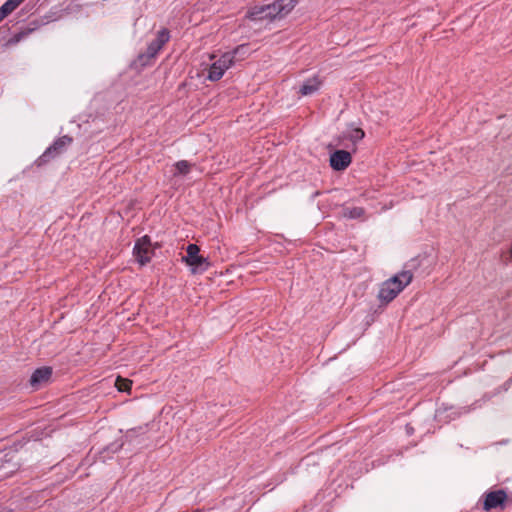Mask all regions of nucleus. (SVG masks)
<instances>
[{"mask_svg":"<svg viewBox=\"0 0 512 512\" xmlns=\"http://www.w3.org/2000/svg\"><path fill=\"white\" fill-rule=\"evenodd\" d=\"M413 278L409 270H403L398 274L381 283L377 298L381 303L387 304L397 297V295L408 286Z\"/></svg>","mask_w":512,"mask_h":512,"instance_id":"1","label":"nucleus"},{"mask_svg":"<svg viewBox=\"0 0 512 512\" xmlns=\"http://www.w3.org/2000/svg\"><path fill=\"white\" fill-rule=\"evenodd\" d=\"M248 54V47L240 45L231 52L222 54L216 59L209 67L207 79L210 81H218L222 78L225 71L228 70L234 63L236 57L244 58Z\"/></svg>","mask_w":512,"mask_h":512,"instance_id":"2","label":"nucleus"},{"mask_svg":"<svg viewBox=\"0 0 512 512\" xmlns=\"http://www.w3.org/2000/svg\"><path fill=\"white\" fill-rule=\"evenodd\" d=\"M200 249L196 244H189L186 249V256L183 261L191 267L193 273L204 272L209 267L207 258L199 254Z\"/></svg>","mask_w":512,"mask_h":512,"instance_id":"3","label":"nucleus"},{"mask_svg":"<svg viewBox=\"0 0 512 512\" xmlns=\"http://www.w3.org/2000/svg\"><path fill=\"white\" fill-rule=\"evenodd\" d=\"M507 499L508 495L503 489L487 492L483 495V510L488 512L496 508L504 509Z\"/></svg>","mask_w":512,"mask_h":512,"instance_id":"4","label":"nucleus"},{"mask_svg":"<svg viewBox=\"0 0 512 512\" xmlns=\"http://www.w3.org/2000/svg\"><path fill=\"white\" fill-rule=\"evenodd\" d=\"M153 253L154 250L148 236H144L137 240L133 249V254L137 262L141 265H145L151 260Z\"/></svg>","mask_w":512,"mask_h":512,"instance_id":"5","label":"nucleus"},{"mask_svg":"<svg viewBox=\"0 0 512 512\" xmlns=\"http://www.w3.org/2000/svg\"><path fill=\"white\" fill-rule=\"evenodd\" d=\"M295 4V0H278L266 5L268 20L284 17L295 7Z\"/></svg>","mask_w":512,"mask_h":512,"instance_id":"6","label":"nucleus"},{"mask_svg":"<svg viewBox=\"0 0 512 512\" xmlns=\"http://www.w3.org/2000/svg\"><path fill=\"white\" fill-rule=\"evenodd\" d=\"M72 142V138L69 136H63L57 139L43 155L39 158L41 163L48 161L49 158L54 157L57 154L62 153Z\"/></svg>","mask_w":512,"mask_h":512,"instance_id":"7","label":"nucleus"},{"mask_svg":"<svg viewBox=\"0 0 512 512\" xmlns=\"http://www.w3.org/2000/svg\"><path fill=\"white\" fill-rule=\"evenodd\" d=\"M169 31L166 29H162L157 33L156 39L151 41L148 45L146 56L148 58H153L157 55V53L161 50L163 45L169 40Z\"/></svg>","mask_w":512,"mask_h":512,"instance_id":"8","label":"nucleus"},{"mask_svg":"<svg viewBox=\"0 0 512 512\" xmlns=\"http://www.w3.org/2000/svg\"><path fill=\"white\" fill-rule=\"evenodd\" d=\"M351 163V155L348 151L337 150L330 156V165L334 170H344Z\"/></svg>","mask_w":512,"mask_h":512,"instance_id":"9","label":"nucleus"},{"mask_svg":"<svg viewBox=\"0 0 512 512\" xmlns=\"http://www.w3.org/2000/svg\"><path fill=\"white\" fill-rule=\"evenodd\" d=\"M52 376V369L50 367H41L36 369L30 378V384L33 388L38 389L43 384H46Z\"/></svg>","mask_w":512,"mask_h":512,"instance_id":"10","label":"nucleus"},{"mask_svg":"<svg viewBox=\"0 0 512 512\" xmlns=\"http://www.w3.org/2000/svg\"><path fill=\"white\" fill-rule=\"evenodd\" d=\"M320 85H321V81L317 77L308 79L300 87L299 93L302 96H310V95L314 94L320 88Z\"/></svg>","mask_w":512,"mask_h":512,"instance_id":"11","label":"nucleus"},{"mask_svg":"<svg viewBox=\"0 0 512 512\" xmlns=\"http://www.w3.org/2000/svg\"><path fill=\"white\" fill-rule=\"evenodd\" d=\"M364 136L365 133L360 128L351 127L343 132V139L349 140L353 145H356Z\"/></svg>","mask_w":512,"mask_h":512,"instance_id":"12","label":"nucleus"},{"mask_svg":"<svg viewBox=\"0 0 512 512\" xmlns=\"http://www.w3.org/2000/svg\"><path fill=\"white\" fill-rule=\"evenodd\" d=\"M194 167V165H192L191 163H189L188 161L186 160H181V161H178L176 162L174 165H173V168H174V171H173V176H184V175H187L191 169Z\"/></svg>","mask_w":512,"mask_h":512,"instance_id":"13","label":"nucleus"},{"mask_svg":"<svg viewBox=\"0 0 512 512\" xmlns=\"http://www.w3.org/2000/svg\"><path fill=\"white\" fill-rule=\"evenodd\" d=\"M266 13H267L266 5L256 6V7H253L248 12V18L253 21L265 20V19H268V15H266Z\"/></svg>","mask_w":512,"mask_h":512,"instance_id":"14","label":"nucleus"},{"mask_svg":"<svg viewBox=\"0 0 512 512\" xmlns=\"http://www.w3.org/2000/svg\"><path fill=\"white\" fill-rule=\"evenodd\" d=\"M342 213L346 218L357 219L364 215V209L361 207H345Z\"/></svg>","mask_w":512,"mask_h":512,"instance_id":"15","label":"nucleus"},{"mask_svg":"<svg viewBox=\"0 0 512 512\" xmlns=\"http://www.w3.org/2000/svg\"><path fill=\"white\" fill-rule=\"evenodd\" d=\"M24 0H7L0 9L8 16L11 14Z\"/></svg>","mask_w":512,"mask_h":512,"instance_id":"16","label":"nucleus"},{"mask_svg":"<svg viewBox=\"0 0 512 512\" xmlns=\"http://www.w3.org/2000/svg\"><path fill=\"white\" fill-rule=\"evenodd\" d=\"M115 385L120 392H129L132 386V381L129 379L117 377Z\"/></svg>","mask_w":512,"mask_h":512,"instance_id":"17","label":"nucleus"},{"mask_svg":"<svg viewBox=\"0 0 512 512\" xmlns=\"http://www.w3.org/2000/svg\"><path fill=\"white\" fill-rule=\"evenodd\" d=\"M137 432V429H131L127 432L126 437H133Z\"/></svg>","mask_w":512,"mask_h":512,"instance_id":"18","label":"nucleus"},{"mask_svg":"<svg viewBox=\"0 0 512 512\" xmlns=\"http://www.w3.org/2000/svg\"><path fill=\"white\" fill-rule=\"evenodd\" d=\"M24 36L23 33H19L17 35L14 36V39H15V42H18L22 39V37Z\"/></svg>","mask_w":512,"mask_h":512,"instance_id":"19","label":"nucleus"},{"mask_svg":"<svg viewBox=\"0 0 512 512\" xmlns=\"http://www.w3.org/2000/svg\"><path fill=\"white\" fill-rule=\"evenodd\" d=\"M6 17H7V15L5 14V12H4L3 10H1V9H0V22H1L4 18H6Z\"/></svg>","mask_w":512,"mask_h":512,"instance_id":"20","label":"nucleus"},{"mask_svg":"<svg viewBox=\"0 0 512 512\" xmlns=\"http://www.w3.org/2000/svg\"><path fill=\"white\" fill-rule=\"evenodd\" d=\"M510 257L512 258V248L510 249Z\"/></svg>","mask_w":512,"mask_h":512,"instance_id":"21","label":"nucleus"},{"mask_svg":"<svg viewBox=\"0 0 512 512\" xmlns=\"http://www.w3.org/2000/svg\"><path fill=\"white\" fill-rule=\"evenodd\" d=\"M195 512H201L200 510H196Z\"/></svg>","mask_w":512,"mask_h":512,"instance_id":"22","label":"nucleus"}]
</instances>
